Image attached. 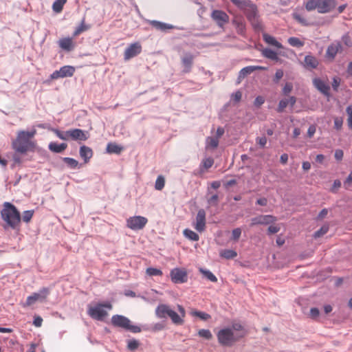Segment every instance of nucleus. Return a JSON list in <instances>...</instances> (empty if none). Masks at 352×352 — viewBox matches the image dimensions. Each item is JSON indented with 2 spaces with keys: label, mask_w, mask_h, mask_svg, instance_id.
Masks as SVG:
<instances>
[{
  "label": "nucleus",
  "mask_w": 352,
  "mask_h": 352,
  "mask_svg": "<svg viewBox=\"0 0 352 352\" xmlns=\"http://www.w3.org/2000/svg\"><path fill=\"white\" fill-rule=\"evenodd\" d=\"M246 331L244 327L239 322H234L231 327L219 330L217 337L220 344L230 346L244 337Z\"/></svg>",
  "instance_id": "f257e3e1"
},
{
  "label": "nucleus",
  "mask_w": 352,
  "mask_h": 352,
  "mask_svg": "<svg viewBox=\"0 0 352 352\" xmlns=\"http://www.w3.org/2000/svg\"><path fill=\"white\" fill-rule=\"evenodd\" d=\"M35 131H21L18 133L17 137L12 141V148L16 153L25 154L33 146L31 139L35 134Z\"/></svg>",
  "instance_id": "f03ea898"
},
{
  "label": "nucleus",
  "mask_w": 352,
  "mask_h": 352,
  "mask_svg": "<svg viewBox=\"0 0 352 352\" xmlns=\"http://www.w3.org/2000/svg\"><path fill=\"white\" fill-rule=\"evenodd\" d=\"M1 218L8 226L16 229L21 222V214L16 208L9 202L3 204V208L1 212Z\"/></svg>",
  "instance_id": "7ed1b4c3"
},
{
  "label": "nucleus",
  "mask_w": 352,
  "mask_h": 352,
  "mask_svg": "<svg viewBox=\"0 0 352 352\" xmlns=\"http://www.w3.org/2000/svg\"><path fill=\"white\" fill-rule=\"evenodd\" d=\"M111 323L113 326L124 329L133 333L141 331L140 327L131 324L130 320L122 315H114L111 318Z\"/></svg>",
  "instance_id": "20e7f679"
},
{
  "label": "nucleus",
  "mask_w": 352,
  "mask_h": 352,
  "mask_svg": "<svg viewBox=\"0 0 352 352\" xmlns=\"http://www.w3.org/2000/svg\"><path fill=\"white\" fill-rule=\"evenodd\" d=\"M112 306L110 303L98 304L94 307H89L88 314L94 319L102 320L107 316V310H111Z\"/></svg>",
  "instance_id": "39448f33"
},
{
  "label": "nucleus",
  "mask_w": 352,
  "mask_h": 352,
  "mask_svg": "<svg viewBox=\"0 0 352 352\" xmlns=\"http://www.w3.org/2000/svg\"><path fill=\"white\" fill-rule=\"evenodd\" d=\"M147 222L148 220L144 217L134 216L127 219L126 226L131 230H138L142 229Z\"/></svg>",
  "instance_id": "423d86ee"
},
{
  "label": "nucleus",
  "mask_w": 352,
  "mask_h": 352,
  "mask_svg": "<svg viewBox=\"0 0 352 352\" xmlns=\"http://www.w3.org/2000/svg\"><path fill=\"white\" fill-rule=\"evenodd\" d=\"M75 72V67L71 65H65L59 70L54 71L50 77V80L58 79L60 78L71 77Z\"/></svg>",
  "instance_id": "0eeeda50"
},
{
  "label": "nucleus",
  "mask_w": 352,
  "mask_h": 352,
  "mask_svg": "<svg viewBox=\"0 0 352 352\" xmlns=\"http://www.w3.org/2000/svg\"><path fill=\"white\" fill-rule=\"evenodd\" d=\"M170 276L174 283H184L188 280L187 272L184 269L175 267L170 271Z\"/></svg>",
  "instance_id": "6e6552de"
},
{
  "label": "nucleus",
  "mask_w": 352,
  "mask_h": 352,
  "mask_svg": "<svg viewBox=\"0 0 352 352\" xmlns=\"http://www.w3.org/2000/svg\"><path fill=\"white\" fill-rule=\"evenodd\" d=\"M177 307L179 314L171 309L168 317L170 318L173 324L177 325H182L184 323V318L186 316V311L184 308L180 305H177Z\"/></svg>",
  "instance_id": "1a4fd4ad"
},
{
  "label": "nucleus",
  "mask_w": 352,
  "mask_h": 352,
  "mask_svg": "<svg viewBox=\"0 0 352 352\" xmlns=\"http://www.w3.org/2000/svg\"><path fill=\"white\" fill-rule=\"evenodd\" d=\"M211 18L220 28L223 27L229 21V16L225 12L220 10H213L211 14Z\"/></svg>",
  "instance_id": "9d476101"
},
{
  "label": "nucleus",
  "mask_w": 352,
  "mask_h": 352,
  "mask_svg": "<svg viewBox=\"0 0 352 352\" xmlns=\"http://www.w3.org/2000/svg\"><path fill=\"white\" fill-rule=\"evenodd\" d=\"M67 134L69 135V140L70 139L75 141H85L89 137V134L87 131L80 129L68 130Z\"/></svg>",
  "instance_id": "9b49d317"
},
{
  "label": "nucleus",
  "mask_w": 352,
  "mask_h": 352,
  "mask_svg": "<svg viewBox=\"0 0 352 352\" xmlns=\"http://www.w3.org/2000/svg\"><path fill=\"white\" fill-rule=\"evenodd\" d=\"M276 221V218L272 215H258L251 219L250 226L256 225H268Z\"/></svg>",
  "instance_id": "f8f14e48"
},
{
  "label": "nucleus",
  "mask_w": 352,
  "mask_h": 352,
  "mask_svg": "<svg viewBox=\"0 0 352 352\" xmlns=\"http://www.w3.org/2000/svg\"><path fill=\"white\" fill-rule=\"evenodd\" d=\"M142 51V47L138 43L131 44L124 51V60H129L138 54Z\"/></svg>",
  "instance_id": "ddd939ff"
},
{
  "label": "nucleus",
  "mask_w": 352,
  "mask_h": 352,
  "mask_svg": "<svg viewBox=\"0 0 352 352\" xmlns=\"http://www.w3.org/2000/svg\"><path fill=\"white\" fill-rule=\"evenodd\" d=\"M206 228V212L204 209L198 210L195 228L199 232H203Z\"/></svg>",
  "instance_id": "4468645a"
},
{
  "label": "nucleus",
  "mask_w": 352,
  "mask_h": 352,
  "mask_svg": "<svg viewBox=\"0 0 352 352\" xmlns=\"http://www.w3.org/2000/svg\"><path fill=\"white\" fill-rule=\"evenodd\" d=\"M266 68L263 66L258 65H251L243 67L240 70L238 75V80L241 81L242 79L245 78L247 76L251 74L252 72L256 70H265Z\"/></svg>",
  "instance_id": "2eb2a0df"
},
{
  "label": "nucleus",
  "mask_w": 352,
  "mask_h": 352,
  "mask_svg": "<svg viewBox=\"0 0 352 352\" xmlns=\"http://www.w3.org/2000/svg\"><path fill=\"white\" fill-rule=\"evenodd\" d=\"M342 51V45L340 42L336 41L328 46L326 52V56L333 60L337 54Z\"/></svg>",
  "instance_id": "dca6fc26"
},
{
  "label": "nucleus",
  "mask_w": 352,
  "mask_h": 352,
  "mask_svg": "<svg viewBox=\"0 0 352 352\" xmlns=\"http://www.w3.org/2000/svg\"><path fill=\"white\" fill-rule=\"evenodd\" d=\"M336 0H320L318 12L322 14L329 12L336 8Z\"/></svg>",
  "instance_id": "f3484780"
},
{
  "label": "nucleus",
  "mask_w": 352,
  "mask_h": 352,
  "mask_svg": "<svg viewBox=\"0 0 352 352\" xmlns=\"http://www.w3.org/2000/svg\"><path fill=\"white\" fill-rule=\"evenodd\" d=\"M171 308L166 304H160L155 309V316L160 319L166 318L170 314Z\"/></svg>",
  "instance_id": "a211bd4d"
},
{
  "label": "nucleus",
  "mask_w": 352,
  "mask_h": 352,
  "mask_svg": "<svg viewBox=\"0 0 352 352\" xmlns=\"http://www.w3.org/2000/svg\"><path fill=\"white\" fill-rule=\"evenodd\" d=\"M79 154L85 163H87L93 156V151L90 147L83 145L80 147Z\"/></svg>",
  "instance_id": "6ab92c4d"
},
{
  "label": "nucleus",
  "mask_w": 352,
  "mask_h": 352,
  "mask_svg": "<svg viewBox=\"0 0 352 352\" xmlns=\"http://www.w3.org/2000/svg\"><path fill=\"white\" fill-rule=\"evenodd\" d=\"M314 86L322 94L327 95L329 91V86L320 78H314L313 80Z\"/></svg>",
  "instance_id": "aec40b11"
},
{
  "label": "nucleus",
  "mask_w": 352,
  "mask_h": 352,
  "mask_svg": "<svg viewBox=\"0 0 352 352\" xmlns=\"http://www.w3.org/2000/svg\"><path fill=\"white\" fill-rule=\"evenodd\" d=\"M148 23L154 28L161 32H166L168 30H170L173 28L172 25L155 20L149 21Z\"/></svg>",
  "instance_id": "412c9836"
},
{
  "label": "nucleus",
  "mask_w": 352,
  "mask_h": 352,
  "mask_svg": "<svg viewBox=\"0 0 352 352\" xmlns=\"http://www.w3.org/2000/svg\"><path fill=\"white\" fill-rule=\"evenodd\" d=\"M193 56L190 53H186L182 58V64L184 67V72H189L193 62Z\"/></svg>",
  "instance_id": "4be33fe9"
},
{
  "label": "nucleus",
  "mask_w": 352,
  "mask_h": 352,
  "mask_svg": "<svg viewBox=\"0 0 352 352\" xmlns=\"http://www.w3.org/2000/svg\"><path fill=\"white\" fill-rule=\"evenodd\" d=\"M263 38L264 41L268 45L274 46L278 49L283 48V45L280 42H278L275 37L265 33L263 34Z\"/></svg>",
  "instance_id": "5701e85b"
},
{
  "label": "nucleus",
  "mask_w": 352,
  "mask_h": 352,
  "mask_svg": "<svg viewBox=\"0 0 352 352\" xmlns=\"http://www.w3.org/2000/svg\"><path fill=\"white\" fill-rule=\"evenodd\" d=\"M318 65L317 58L311 55H307L305 57V67L308 69H315Z\"/></svg>",
  "instance_id": "b1692460"
},
{
  "label": "nucleus",
  "mask_w": 352,
  "mask_h": 352,
  "mask_svg": "<svg viewBox=\"0 0 352 352\" xmlns=\"http://www.w3.org/2000/svg\"><path fill=\"white\" fill-rule=\"evenodd\" d=\"M67 145L65 143L58 144L56 142H50L49 144V149L56 153H62L67 148Z\"/></svg>",
  "instance_id": "393cba45"
},
{
  "label": "nucleus",
  "mask_w": 352,
  "mask_h": 352,
  "mask_svg": "<svg viewBox=\"0 0 352 352\" xmlns=\"http://www.w3.org/2000/svg\"><path fill=\"white\" fill-rule=\"evenodd\" d=\"M261 54L264 57L269 58L270 60H276V61L279 60V58L278 56L277 53L270 48L263 49L261 51Z\"/></svg>",
  "instance_id": "a878e982"
},
{
  "label": "nucleus",
  "mask_w": 352,
  "mask_h": 352,
  "mask_svg": "<svg viewBox=\"0 0 352 352\" xmlns=\"http://www.w3.org/2000/svg\"><path fill=\"white\" fill-rule=\"evenodd\" d=\"M238 8L245 11L251 5L252 2L250 0H230Z\"/></svg>",
  "instance_id": "bb28decb"
},
{
  "label": "nucleus",
  "mask_w": 352,
  "mask_h": 352,
  "mask_svg": "<svg viewBox=\"0 0 352 352\" xmlns=\"http://www.w3.org/2000/svg\"><path fill=\"white\" fill-rule=\"evenodd\" d=\"M219 145L218 138L210 136L206 140V149H214Z\"/></svg>",
  "instance_id": "cd10ccee"
},
{
  "label": "nucleus",
  "mask_w": 352,
  "mask_h": 352,
  "mask_svg": "<svg viewBox=\"0 0 352 352\" xmlns=\"http://www.w3.org/2000/svg\"><path fill=\"white\" fill-rule=\"evenodd\" d=\"M244 12L249 21L258 16L256 6L253 3Z\"/></svg>",
  "instance_id": "c85d7f7f"
},
{
  "label": "nucleus",
  "mask_w": 352,
  "mask_h": 352,
  "mask_svg": "<svg viewBox=\"0 0 352 352\" xmlns=\"http://www.w3.org/2000/svg\"><path fill=\"white\" fill-rule=\"evenodd\" d=\"M60 47L67 51H70L73 48V41L70 38H64L59 41Z\"/></svg>",
  "instance_id": "c756f323"
},
{
  "label": "nucleus",
  "mask_w": 352,
  "mask_h": 352,
  "mask_svg": "<svg viewBox=\"0 0 352 352\" xmlns=\"http://www.w3.org/2000/svg\"><path fill=\"white\" fill-rule=\"evenodd\" d=\"M122 147L116 143H108L107 145V152L109 153L119 154L122 151Z\"/></svg>",
  "instance_id": "7c9ffc66"
},
{
  "label": "nucleus",
  "mask_w": 352,
  "mask_h": 352,
  "mask_svg": "<svg viewBox=\"0 0 352 352\" xmlns=\"http://www.w3.org/2000/svg\"><path fill=\"white\" fill-rule=\"evenodd\" d=\"M320 3V0H307L305 8L307 11H312L316 9L318 11Z\"/></svg>",
  "instance_id": "2f4dec72"
},
{
  "label": "nucleus",
  "mask_w": 352,
  "mask_h": 352,
  "mask_svg": "<svg viewBox=\"0 0 352 352\" xmlns=\"http://www.w3.org/2000/svg\"><path fill=\"white\" fill-rule=\"evenodd\" d=\"M62 160L67 165V166L70 168L74 169L79 168V163L78 162L72 157H63Z\"/></svg>",
  "instance_id": "473e14b6"
},
{
  "label": "nucleus",
  "mask_w": 352,
  "mask_h": 352,
  "mask_svg": "<svg viewBox=\"0 0 352 352\" xmlns=\"http://www.w3.org/2000/svg\"><path fill=\"white\" fill-rule=\"evenodd\" d=\"M233 24L236 26L237 32L239 34H243L245 31V26L243 23V21L241 18H236L233 20Z\"/></svg>",
  "instance_id": "72a5a7b5"
},
{
  "label": "nucleus",
  "mask_w": 352,
  "mask_h": 352,
  "mask_svg": "<svg viewBox=\"0 0 352 352\" xmlns=\"http://www.w3.org/2000/svg\"><path fill=\"white\" fill-rule=\"evenodd\" d=\"M220 256L226 259H231L235 258L237 256V253L233 250L226 249L220 252Z\"/></svg>",
  "instance_id": "f704fd0d"
},
{
  "label": "nucleus",
  "mask_w": 352,
  "mask_h": 352,
  "mask_svg": "<svg viewBox=\"0 0 352 352\" xmlns=\"http://www.w3.org/2000/svg\"><path fill=\"white\" fill-rule=\"evenodd\" d=\"M199 272L206 278L210 280L211 282L215 283L217 281V277L210 270L204 268H199Z\"/></svg>",
  "instance_id": "c9c22d12"
},
{
  "label": "nucleus",
  "mask_w": 352,
  "mask_h": 352,
  "mask_svg": "<svg viewBox=\"0 0 352 352\" xmlns=\"http://www.w3.org/2000/svg\"><path fill=\"white\" fill-rule=\"evenodd\" d=\"M184 235L186 238L193 241H197L199 239V235L190 229H185L184 230Z\"/></svg>",
  "instance_id": "e433bc0d"
},
{
  "label": "nucleus",
  "mask_w": 352,
  "mask_h": 352,
  "mask_svg": "<svg viewBox=\"0 0 352 352\" xmlns=\"http://www.w3.org/2000/svg\"><path fill=\"white\" fill-rule=\"evenodd\" d=\"M90 28V25H86L85 23V18L81 21L80 24L76 28V30L74 32V36H78L82 32L87 31Z\"/></svg>",
  "instance_id": "4c0bfd02"
},
{
  "label": "nucleus",
  "mask_w": 352,
  "mask_h": 352,
  "mask_svg": "<svg viewBox=\"0 0 352 352\" xmlns=\"http://www.w3.org/2000/svg\"><path fill=\"white\" fill-rule=\"evenodd\" d=\"M66 2L67 0H56L52 5L53 10L56 13L60 12Z\"/></svg>",
  "instance_id": "58836bf2"
},
{
  "label": "nucleus",
  "mask_w": 352,
  "mask_h": 352,
  "mask_svg": "<svg viewBox=\"0 0 352 352\" xmlns=\"http://www.w3.org/2000/svg\"><path fill=\"white\" fill-rule=\"evenodd\" d=\"M287 41L288 43L293 47H300L304 45V42L297 37H289Z\"/></svg>",
  "instance_id": "ea45409f"
},
{
  "label": "nucleus",
  "mask_w": 352,
  "mask_h": 352,
  "mask_svg": "<svg viewBox=\"0 0 352 352\" xmlns=\"http://www.w3.org/2000/svg\"><path fill=\"white\" fill-rule=\"evenodd\" d=\"M165 185V179L162 175H159L155 183V188L157 190H161L164 188Z\"/></svg>",
  "instance_id": "a19ab883"
},
{
  "label": "nucleus",
  "mask_w": 352,
  "mask_h": 352,
  "mask_svg": "<svg viewBox=\"0 0 352 352\" xmlns=\"http://www.w3.org/2000/svg\"><path fill=\"white\" fill-rule=\"evenodd\" d=\"M198 335L200 337L204 338L206 340H210L212 338V335L210 331L208 329H200L198 331Z\"/></svg>",
  "instance_id": "79ce46f5"
},
{
  "label": "nucleus",
  "mask_w": 352,
  "mask_h": 352,
  "mask_svg": "<svg viewBox=\"0 0 352 352\" xmlns=\"http://www.w3.org/2000/svg\"><path fill=\"white\" fill-rule=\"evenodd\" d=\"M146 272L148 276H162V272L161 270L154 268V267L147 268Z\"/></svg>",
  "instance_id": "37998d69"
},
{
  "label": "nucleus",
  "mask_w": 352,
  "mask_h": 352,
  "mask_svg": "<svg viewBox=\"0 0 352 352\" xmlns=\"http://www.w3.org/2000/svg\"><path fill=\"white\" fill-rule=\"evenodd\" d=\"M40 295L38 294H34L28 298L26 302L23 305L24 307H28L33 305L38 299Z\"/></svg>",
  "instance_id": "c03bdc74"
},
{
  "label": "nucleus",
  "mask_w": 352,
  "mask_h": 352,
  "mask_svg": "<svg viewBox=\"0 0 352 352\" xmlns=\"http://www.w3.org/2000/svg\"><path fill=\"white\" fill-rule=\"evenodd\" d=\"M328 230H329V226L327 225H324V226H322L320 228V230L315 232V233L314 234V238L320 237L321 236L326 234L328 232Z\"/></svg>",
  "instance_id": "a18cd8bd"
},
{
  "label": "nucleus",
  "mask_w": 352,
  "mask_h": 352,
  "mask_svg": "<svg viewBox=\"0 0 352 352\" xmlns=\"http://www.w3.org/2000/svg\"><path fill=\"white\" fill-rule=\"evenodd\" d=\"M250 22L251 23L254 30H261L262 29V24L259 20L258 16L250 20Z\"/></svg>",
  "instance_id": "49530a36"
},
{
  "label": "nucleus",
  "mask_w": 352,
  "mask_h": 352,
  "mask_svg": "<svg viewBox=\"0 0 352 352\" xmlns=\"http://www.w3.org/2000/svg\"><path fill=\"white\" fill-rule=\"evenodd\" d=\"M214 164V160L212 157H206L203 160L201 166H202L205 169H208Z\"/></svg>",
  "instance_id": "de8ad7c7"
},
{
  "label": "nucleus",
  "mask_w": 352,
  "mask_h": 352,
  "mask_svg": "<svg viewBox=\"0 0 352 352\" xmlns=\"http://www.w3.org/2000/svg\"><path fill=\"white\" fill-rule=\"evenodd\" d=\"M52 131L56 133L58 138L63 140H69V135L67 134V131L65 132H61L58 129H52Z\"/></svg>",
  "instance_id": "09e8293b"
},
{
  "label": "nucleus",
  "mask_w": 352,
  "mask_h": 352,
  "mask_svg": "<svg viewBox=\"0 0 352 352\" xmlns=\"http://www.w3.org/2000/svg\"><path fill=\"white\" fill-rule=\"evenodd\" d=\"M139 342L135 339L129 340L127 342V347L131 351H134L139 346Z\"/></svg>",
  "instance_id": "8fccbe9b"
},
{
  "label": "nucleus",
  "mask_w": 352,
  "mask_h": 352,
  "mask_svg": "<svg viewBox=\"0 0 352 352\" xmlns=\"http://www.w3.org/2000/svg\"><path fill=\"white\" fill-rule=\"evenodd\" d=\"M348 118H347V123L349 127L352 130V105H349L346 107V109Z\"/></svg>",
  "instance_id": "3c124183"
},
{
  "label": "nucleus",
  "mask_w": 352,
  "mask_h": 352,
  "mask_svg": "<svg viewBox=\"0 0 352 352\" xmlns=\"http://www.w3.org/2000/svg\"><path fill=\"white\" fill-rule=\"evenodd\" d=\"M289 105V100L287 99H282L278 103L277 111L281 113L284 111L285 108Z\"/></svg>",
  "instance_id": "603ef678"
},
{
  "label": "nucleus",
  "mask_w": 352,
  "mask_h": 352,
  "mask_svg": "<svg viewBox=\"0 0 352 352\" xmlns=\"http://www.w3.org/2000/svg\"><path fill=\"white\" fill-rule=\"evenodd\" d=\"M33 214H34V210L25 211L23 214V221L26 223H28L31 220V219L33 216Z\"/></svg>",
  "instance_id": "864d4df0"
},
{
  "label": "nucleus",
  "mask_w": 352,
  "mask_h": 352,
  "mask_svg": "<svg viewBox=\"0 0 352 352\" xmlns=\"http://www.w3.org/2000/svg\"><path fill=\"white\" fill-rule=\"evenodd\" d=\"M241 234V229L240 228H235L232 232V239L236 241L239 240Z\"/></svg>",
  "instance_id": "5fc2aeb1"
},
{
  "label": "nucleus",
  "mask_w": 352,
  "mask_h": 352,
  "mask_svg": "<svg viewBox=\"0 0 352 352\" xmlns=\"http://www.w3.org/2000/svg\"><path fill=\"white\" fill-rule=\"evenodd\" d=\"M284 75V72L282 69H278L276 71V73H275V75H274V82L277 83L279 82V80L283 78Z\"/></svg>",
  "instance_id": "6e6d98bb"
},
{
  "label": "nucleus",
  "mask_w": 352,
  "mask_h": 352,
  "mask_svg": "<svg viewBox=\"0 0 352 352\" xmlns=\"http://www.w3.org/2000/svg\"><path fill=\"white\" fill-rule=\"evenodd\" d=\"M344 187L346 189H349L352 184V170L344 182Z\"/></svg>",
  "instance_id": "4d7b16f0"
},
{
  "label": "nucleus",
  "mask_w": 352,
  "mask_h": 352,
  "mask_svg": "<svg viewBox=\"0 0 352 352\" xmlns=\"http://www.w3.org/2000/svg\"><path fill=\"white\" fill-rule=\"evenodd\" d=\"M194 316H198L202 320H206L210 318V316L205 312L195 311L192 313Z\"/></svg>",
  "instance_id": "13d9d810"
},
{
  "label": "nucleus",
  "mask_w": 352,
  "mask_h": 352,
  "mask_svg": "<svg viewBox=\"0 0 352 352\" xmlns=\"http://www.w3.org/2000/svg\"><path fill=\"white\" fill-rule=\"evenodd\" d=\"M342 41L346 45L347 47L352 46V41L348 34H344L342 37Z\"/></svg>",
  "instance_id": "bf43d9fd"
},
{
  "label": "nucleus",
  "mask_w": 352,
  "mask_h": 352,
  "mask_svg": "<svg viewBox=\"0 0 352 352\" xmlns=\"http://www.w3.org/2000/svg\"><path fill=\"white\" fill-rule=\"evenodd\" d=\"M343 124V120L342 118H334V126L337 130H340Z\"/></svg>",
  "instance_id": "052dcab7"
},
{
  "label": "nucleus",
  "mask_w": 352,
  "mask_h": 352,
  "mask_svg": "<svg viewBox=\"0 0 352 352\" xmlns=\"http://www.w3.org/2000/svg\"><path fill=\"white\" fill-rule=\"evenodd\" d=\"M294 18L302 25H307L308 24L306 19L299 14H294Z\"/></svg>",
  "instance_id": "680f3d73"
},
{
  "label": "nucleus",
  "mask_w": 352,
  "mask_h": 352,
  "mask_svg": "<svg viewBox=\"0 0 352 352\" xmlns=\"http://www.w3.org/2000/svg\"><path fill=\"white\" fill-rule=\"evenodd\" d=\"M256 143L260 145L261 147H264L267 144V138L265 136L258 137L256 140Z\"/></svg>",
  "instance_id": "e2e57ef3"
},
{
  "label": "nucleus",
  "mask_w": 352,
  "mask_h": 352,
  "mask_svg": "<svg viewBox=\"0 0 352 352\" xmlns=\"http://www.w3.org/2000/svg\"><path fill=\"white\" fill-rule=\"evenodd\" d=\"M292 89H293L292 85L291 83L287 82L283 89V92L285 95H287L288 94H289L292 91Z\"/></svg>",
  "instance_id": "0e129e2a"
},
{
  "label": "nucleus",
  "mask_w": 352,
  "mask_h": 352,
  "mask_svg": "<svg viewBox=\"0 0 352 352\" xmlns=\"http://www.w3.org/2000/svg\"><path fill=\"white\" fill-rule=\"evenodd\" d=\"M241 97H242V94L239 91H236L235 93L232 94V100L234 101H235L236 102H239L241 99Z\"/></svg>",
  "instance_id": "69168bd1"
},
{
  "label": "nucleus",
  "mask_w": 352,
  "mask_h": 352,
  "mask_svg": "<svg viewBox=\"0 0 352 352\" xmlns=\"http://www.w3.org/2000/svg\"><path fill=\"white\" fill-rule=\"evenodd\" d=\"M164 324L162 322H157L153 325L152 330L154 331H158L164 329Z\"/></svg>",
  "instance_id": "338daca9"
},
{
  "label": "nucleus",
  "mask_w": 352,
  "mask_h": 352,
  "mask_svg": "<svg viewBox=\"0 0 352 352\" xmlns=\"http://www.w3.org/2000/svg\"><path fill=\"white\" fill-rule=\"evenodd\" d=\"M340 83V79L335 77L333 78L332 87L333 90L337 91Z\"/></svg>",
  "instance_id": "774afa93"
}]
</instances>
